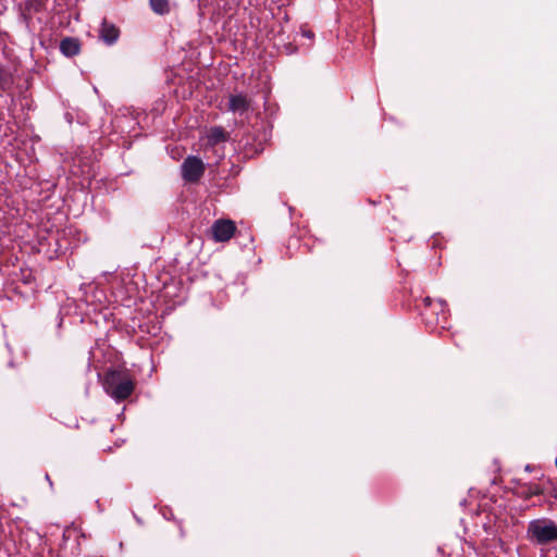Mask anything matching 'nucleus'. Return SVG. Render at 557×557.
Listing matches in <instances>:
<instances>
[{"mask_svg": "<svg viewBox=\"0 0 557 557\" xmlns=\"http://www.w3.org/2000/svg\"><path fill=\"white\" fill-rule=\"evenodd\" d=\"M106 393L116 401L128 398L135 389L133 376L123 370H110L103 379Z\"/></svg>", "mask_w": 557, "mask_h": 557, "instance_id": "1", "label": "nucleus"}, {"mask_svg": "<svg viewBox=\"0 0 557 557\" xmlns=\"http://www.w3.org/2000/svg\"><path fill=\"white\" fill-rule=\"evenodd\" d=\"M527 537L537 545L557 542V523L548 518L531 520L528 524Z\"/></svg>", "mask_w": 557, "mask_h": 557, "instance_id": "2", "label": "nucleus"}, {"mask_svg": "<svg viewBox=\"0 0 557 557\" xmlns=\"http://www.w3.org/2000/svg\"><path fill=\"white\" fill-rule=\"evenodd\" d=\"M206 165L196 156H188L181 165V174L185 182L197 183L203 175Z\"/></svg>", "mask_w": 557, "mask_h": 557, "instance_id": "3", "label": "nucleus"}, {"mask_svg": "<svg viewBox=\"0 0 557 557\" xmlns=\"http://www.w3.org/2000/svg\"><path fill=\"white\" fill-rule=\"evenodd\" d=\"M236 226L231 220H218L211 226L212 237L215 242H227L235 234Z\"/></svg>", "mask_w": 557, "mask_h": 557, "instance_id": "4", "label": "nucleus"}, {"mask_svg": "<svg viewBox=\"0 0 557 557\" xmlns=\"http://www.w3.org/2000/svg\"><path fill=\"white\" fill-rule=\"evenodd\" d=\"M99 37L104 44L111 46L117 41L120 29L114 24L104 20L99 29Z\"/></svg>", "mask_w": 557, "mask_h": 557, "instance_id": "5", "label": "nucleus"}, {"mask_svg": "<svg viewBox=\"0 0 557 557\" xmlns=\"http://www.w3.org/2000/svg\"><path fill=\"white\" fill-rule=\"evenodd\" d=\"M250 108V100L244 94L231 95L228 98V110L234 113L244 114Z\"/></svg>", "mask_w": 557, "mask_h": 557, "instance_id": "6", "label": "nucleus"}, {"mask_svg": "<svg viewBox=\"0 0 557 557\" xmlns=\"http://www.w3.org/2000/svg\"><path fill=\"white\" fill-rule=\"evenodd\" d=\"M515 492L520 497L530 498L532 496L542 494L543 491L536 483L520 484L518 482L515 486Z\"/></svg>", "mask_w": 557, "mask_h": 557, "instance_id": "7", "label": "nucleus"}, {"mask_svg": "<svg viewBox=\"0 0 557 557\" xmlns=\"http://www.w3.org/2000/svg\"><path fill=\"white\" fill-rule=\"evenodd\" d=\"M60 50L66 57H74L79 52V44L74 38H64L61 40Z\"/></svg>", "mask_w": 557, "mask_h": 557, "instance_id": "8", "label": "nucleus"}, {"mask_svg": "<svg viewBox=\"0 0 557 557\" xmlns=\"http://www.w3.org/2000/svg\"><path fill=\"white\" fill-rule=\"evenodd\" d=\"M208 144L214 146L227 139V134L221 126L211 127L207 133Z\"/></svg>", "mask_w": 557, "mask_h": 557, "instance_id": "9", "label": "nucleus"}, {"mask_svg": "<svg viewBox=\"0 0 557 557\" xmlns=\"http://www.w3.org/2000/svg\"><path fill=\"white\" fill-rule=\"evenodd\" d=\"M151 10L159 14L164 15L170 12L169 0H149Z\"/></svg>", "mask_w": 557, "mask_h": 557, "instance_id": "10", "label": "nucleus"}, {"mask_svg": "<svg viewBox=\"0 0 557 557\" xmlns=\"http://www.w3.org/2000/svg\"><path fill=\"white\" fill-rule=\"evenodd\" d=\"M302 35H304V36H306V37H308V38H312V37H313V34H312V32H311V30H304V32H302Z\"/></svg>", "mask_w": 557, "mask_h": 557, "instance_id": "11", "label": "nucleus"}, {"mask_svg": "<svg viewBox=\"0 0 557 557\" xmlns=\"http://www.w3.org/2000/svg\"><path fill=\"white\" fill-rule=\"evenodd\" d=\"M437 304L441 307L442 313L444 314V308H445L446 304L444 301H442V300H438Z\"/></svg>", "mask_w": 557, "mask_h": 557, "instance_id": "12", "label": "nucleus"}, {"mask_svg": "<svg viewBox=\"0 0 557 557\" xmlns=\"http://www.w3.org/2000/svg\"><path fill=\"white\" fill-rule=\"evenodd\" d=\"M3 76H4V72H3V70L0 67V86H2V84H3V81H4V79H3Z\"/></svg>", "mask_w": 557, "mask_h": 557, "instance_id": "13", "label": "nucleus"}, {"mask_svg": "<svg viewBox=\"0 0 557 557\" xmlns=\"http://www.w3.org/2000/svg\"><path fill=\"white\" fill-rule=\"evenodd\" d=\"M424 304H425V306H426V307H431V306H432V304H433V301H432L429 297H426V298L424 299Z\"/></svg>", "mask_w": 557, "mask_h": 557, "instance_id": "14", "label": "nucleus"}, {"mask_svg": "<svg viewBox=\"0 0 557 557\" xmlns=\"http://www.w3.org/2000/svg\"><path fill=\"white\" fill-rule=\"evenodd\" d=\"M555 463H556V467H557V457H556V461H555Z\"/></svg>", "mask_w": 557, "mask_h": 557, "instance_id": "15", "label": "nucleus"}, {"mask_svg": "<svg viewBox=\"0 0 557 557\" xmlns=\"http://www.w3.org/2000/svg\"><path fill=\"white\" fill-rule=\"evenodd\" d=\"M555 557H557V555Z\"/></svg>", "mask_w": 557, "mask_h": 557, "instance_id": "16", "label": "nucleus"}]
</instances>
